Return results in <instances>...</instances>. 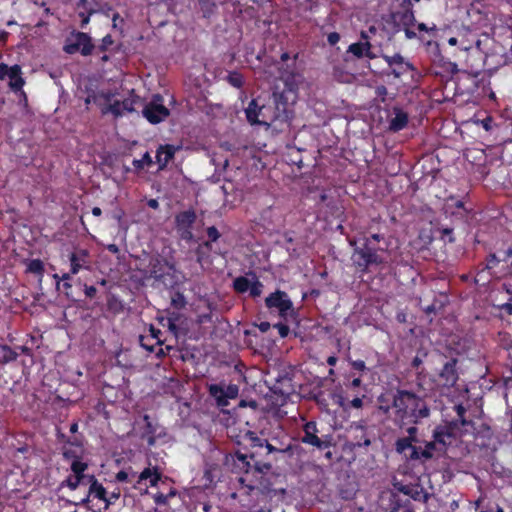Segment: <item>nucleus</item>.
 Here are the masks:
<instances>
[{"label": "nucleus", "mask_w": 512, "mask_h": 512, "mask_svg": "<svg viewBox=\"0 0 512 512\" xmlns=\"http://www.w3.org/2000/svg\"><path fill=\"white\" fill-rule=\"evenodd\" d=\"M391 408L393 409V422L400 429L408 424H419L431 415V408L426 396L406 389L396 390ZM389 409L390 406H387L384 411L387 413Z\"/></svg>", "instance_id": "1"}, {"label": "nucleus", "mask_w": 512, "mask_h": 512, "mask_svg": "<svg viewBox=\"0 0 512 512\" xmlns=\"http://www.w3.org/2000/svg\"><path fill=\"white\" fill-rule=\"evenodd\" d=\"M437 362L441 364V369L435 375H429L424 369L417 371L415 385L419 390L432 391L437 388H451L457 383L459 379L458 359L438 354Z\"/></svg>", "instance_id": "2"}, {"label": "nucleus", "mask_w": 512, "mask_h": 512, "mask_svg": "<svg viewBox=\"0 0 512 512\" xmlns=\"http://www.w3.org/2000/svg\"><path fill=\"white\" fill-rule=\"evenodd\" d=\"M457 429L458 426L455 422L436 425L432 431V440H426V444H424L423 450H421V464L431 460L435 455L446 453L448 447L456 439Z\"/></svg>", "instance_id": "3"}, {"label": "nucleus", "mask_w": 512, "mask_h": 512, "mask_svg": "<svg viewBox=\"0 0 512 512\" xmlns=\"http://www.w3.org/2000/svg\"><path fill=\"white\" fill-rule=\"evenodd\" d=\"M280 80L283 83L281 88L277 85L273 91V99L281 100L285 105L294 106L298 99L299 83L302 76L295 72V62L286 69L280 68Z\"/></svg>", "instance_id": "4"}, {"label": "nucleus", "mask_w": 512, "mask_h": 512, "mask_svg": "<svg viewBox=\"0 0 512 512\" xmlns=\"http://www.w3.org/2000/svg\"><path fill=\"white\" fill-rule=\"evenodd\" d=\"M418 424H411L406 429L407 435L399 437L394 444L395 451L401 455L408 462L421 463L422 456L420 455L423 450L426 440L419 437Z\"/></svg>", "instance_id": "5"}, {"label": "nucleus", "mask_w": 512, "mask_h": 512, "mask_svg": "<svg viewBox=\"0 0 512 512\" xmlns=\"http://www.w3.org/2000/svg\"><path fill=\"white\" fill-rule=\"evenodd\" d=\"M353 265L362 275L370 271L373 265L384 263V259L377 253L376 249L369 246V239H365L363 247H357L352 254Z\"/></svg>", "instance_id": "6"}, {"label": "nucleus", "mask_w": 512, "mask_h": 512, "mask_svg": "<svg viewBox=\"0 0 512 512\" xmlns=\"http://www.w3.org/2000/svg\"><path fill=\"white\" fill-rule=\"evenodd\" d=\"M324 381H321L320 385L314 387L311 392V399L316 402V404L321 408L323 411H329V406L331 404H335L337 406L343 405V393L337 392L336 390L332 388H324L323 385Z\"/></svg>", "instance_id": "7"}, {"label": "nucleus", "mask_w": 512, "mask_h": 512, "mask_svg": "<svg viewBox=\"0 0 512 512\" xmlns=\"http://www.w3.org/2000/svg\"><path fill=\"white\" fill-rule=\"evenodd\" d=\"M320 434L317 423L315 421H308L303 425V435L301 442L323 451L332 445V436Z\"/></svg>", "instance_id": "8"}, {"label": "nucleus", "mask_w": 512, "mask_h": 512, "mask_svg": "<svg viewBox=\"0 0 512 512\" xmlns=\"http://www.w3.org/2000/svg\"><path fill=\"white\" fill-rule=\"evenodd\" d=\"M94 48L92 39L87 33L73 31L71 37L66 39L63 51L69 55L80 52L83 56H89Z\"/></svg>", "instance_id": "9"}, {"label": "nucleus", "mask_w": 512, "mask_h": 512, "mask_svg": "<svg viewBox=\"0 0 512 512\" xmlns=\"http://www.w3.org/2000/svg\"><path fill=\"white\" fill-rule=\"evenodd\" d=\"M207 390L210 397L215 400L217 407L221 409L229 405V400L236 399L239 395L238 385L232 383L209 384Z\"/></svg>", "instance_id": "10"}, {"label": "nucleus", "mask_w": 512, "mask_h": 512, "mask_svg": "<svg viewBox=\"0 0 512 512\" xmlns=\"http://www.w3.org/2000/svg\"><path fill=\"white\" fill-rule=\"evenodd\" d=\"M265 306L271 311H277L279 316L283 318L287 317L289 314H295L293 302L289 295L279 289L270 293L265 298Z\"/></svg>", "instance_id": "11"}, {"label": "nucleus", "mask_w": 512, "mask_h": 512, "mask_svg": "<svg viewBox=\"0 0 512 512\" xmlns=\"http://www.w3.org/2000/svg\"><path fill=\"white\" fill-rule=\"evenodd\" d=\"M162 472L157 466L144 468L139 474L136 472V480L133 488L141 492V494H150L149 487H156L161 481Z\"/></svg>", "instance_id": "12"}, {"label": "nucleus", "mask_w": 512, "mask_h": 512, "mask_svg": "<svg viewBox=\"0 0 512 512\" xmlns=\"http://www.w3.org/2000/svg\"><path fill=\"white\" fill-rule=\"evenodd\" d=\"M196 219L197 215L192 209L182 211L175 216L176 230L182 240L186 242L194 240L192 228Z\"/></svg>", "instance_id": "13"}, {"label": "nucleus", "mask_w": 512, "mask_h": 512, "mask_svg": "<svg viewBox=\"0 0 512 512\" xmlns=\"http://www.w3.org/2000/svg\"><path fill=\"white\" fill-rule=\"evenodd\" d=\"M172 269L173 265H170L165 258L159 255H152L148 259V264L144 270V274L147 278H153L157 281H164L167 270Z\"/></svg>", "instance_id": "14"}, {"label": "nucleus", "mask_w": 512, "mask_h": 512, "mask_svg": "<svg viewBox=\"0 0 512 512\" xmlns=\"http://www.w3.org/2000/svg\"><path fill=\"white\" fill-rule=\"evenodd\" d=\"M382 57L390 70L387 72V75H393L395 78H400L409 72L415 71L413 64L406 60L400 53H395L391 56L383 55Z\"/></svg>", "instance_id": "15"}, {"label": "nucleus", "mask_w": 512, "mask_h": 512, "mask_svg": "<svg viewBox=\"0 0 512 512\" xmlns=\"http://www.w3.org/2000/svg\"><path fill=\"white\" fill-rule=\"evenodd\" d=\"M6 78L9 79V87L14 92L20 91L25 84L21 67L17 64L8 66L5 63H0V79L4 80Z\"/></svg>", "instance_id": "16"}, {"label": "nucleus", "mask_w": 512, "mask_h": 512, "mask_svg": "<svg viewBox=\"0 0 512 512\" xmlns=\"http://www.w3.org/2000/svg\"><path fill=\"white\" fill-rule=\"evenodd\" d=\"M267 108L265 105H259L256 99H252L247 108L245 109V115L247 121L251 125H270V117H267L265 111Z\"/></svg>", "instance_id": "17"}, {"label": "nucleus", "mask_w": 512, "mask_h": 512, "mask_svg": "<svg viewBox=\"0 0 512 512\" xmlns=\"http://www.w3.org/2000/svg\"><path fill=\"white\" fill-rule=\"evenodd\" d=\"M71 272L78 274L80 270L90 269V252L84 248H75L68 256Z\"/></svg>", "instance_id": "18"}, {"label": "nucleus", "mask_w": 512, "mask_h": 512, "mask_svg": "<svg viewBox=\"0 0 512 512\" xmlns=\"http://www.w3.org/2000/svg\"><path fill=\"white\" fill-rule=\"evenodd\" d=\"M238 466L245 471V473L256 472L263 474L271 469V464L261 463L255 461L254 455H245L238 453L236 455Z\"/></svg>", "instance_id": "19"}, {"label": "nucleus", "mask_w": 512, "mask_h": 512, "mask_svg": "<svg viewBox=\"0 0 512 512\" xmlns=\"http://www.w3.org/2000/svg\"><path fill=\"white\" fill-rule=\"evenodd\" d=\"M170 112L162 103L151 101L143 109V116L151 123L158 124L164 121Z\"/></svg>", "instance_id": "20"}, {"label": "nucleus", "mask_w": 512, "mask_h": 512, "mask_svg": "<svg viewBox=\"0 0 512 512\" xmlns=\"http://www.w3.org/2000/svg\"><path fill=\"white\" fill-rule=\"evenodd\" d=\"M360 37L363 41L350 44L348 46L347 53H351L358 59L363 57L374 59L376 55L372 52V45L369 42V36L365 31H362Z\"/></svg>", "instance_id": "21"}, {"label": "nucleus", "mask_w": 512, "mask_h": 512, "mask_svg": "<svg viewBox=\"0 0 512 512\" xmlns=\"http://www.w3.org/2000/svg\"><path fill=\"white\" fill-rule=\"evenodd\" d=\"M274 112L270 117L271 122L288 123L294 117V106L285 105L281 100L273 99Z\"/></svg>", "instance_id": "22"}, {"label": "nucleus", "mask_w": 512, "mask_h": 512, "mask_svg": "<svg viewBox=\"0 0 512 512\" xmlns=\"http://www.w3.org/2000/svg\"><path fill=\"white\" fill-rule=\"evenodd\" d=\"M343 393L344 403L343 405H339V407L343 409H361L364 406V399L366 398V389H362V391H354V392H346L341 391Z\"/></svg>", "instance_id": "23"}, {"label": "nucleus", "mask_w": 512, "mask_h": 512, "mask_svg": "<svg viewBox=\"0 0 512 512\" xmlns=\"http://www.w3.org/2000/svg\"><path fill=\"white\" fill-rule=\"evenodd\" d=\"M394 21L395 31H400V27L414 26L416 23L414 10H397L391 13Z\"/></svg>", "instance_id": "24"}, {"label": "nucleus", "mask_w": 512, "mask_h": 512, "mask_svg": "<svg viewBox=\"0 0 512 512\" xmlns=\"http://www.w3.org/2000/svg\"><path fill=\"white\" fill-rule=\"evenodd\" d=\"M393 117L389 120V130L399 132L403 130L409 122V115L400 107H393Z\"/></svg>", "instance_id": "25"}, {"label": "nucleus", "mask_w": 512, "mask_h": 512, "mask_svg": "<svg viewBox=\"0 0 512 512\" xmlns=\"http://www.w3.org/2000/svg\"><path fill=\"white\" fill-rule=\"evenodd\" d=\"M177 148L171 144L160 145L156 151V161L159 169H164L174 158Z\"/></svg>", "instance_id": "26"}, {"label": "nucleus", "mask_w": 512, "mask_h": 512, "mask_svg": "<svg viewBox=\"0 0 512 512\" xmlns=\"http://www.w3.org/2000/svg\"><path fill=\"white\" fill-rule=\"evenodd\" d=\"M151 497L158 507H169L171 501L174 498L179 497V492L176 488L169 487L167 491H157L155 493H151Z\"/></svg>", "instance_id": "27"}, {"label": "nucleus", "mask_w": 512, "mask_h": 512, "mask_svg": "<svg viewBox=\"0 0 512 512\" xmlns=\"http://www.w3.org/2000/svg\"><path fill=\"white\" fill-rule=\"evenodd\" d=\"M399 490L415 501L426 502L428 500L427 492L418 484L402 485Z\"/></svg>", "instance_id": "28"}, {"label": "nucleus", "mask_w": 512, "mask_h": 512, "mask_svg": "<svg viewBox=\"0 0 512 512\" xmlns=\"http://www.w3.org/2000/svg\"><path fill=\"white\" fill-rule=\"evenodd\" d=\"M343 386L346 392L362 391V389H366L362 384V376L351 371L344 375Z\"/></svg>", "instance_id": "29"}, {"label": "nucleus", "mask_w": 512, "mask_h": 512, "mask_svg": "<svg viewBox=\"0 0 512 512\" xmlns=\"http://www.w3.org/2000/svg\"><path fill=\"white\" fill-rule=\"evenodd\" d=\"M88 467V463L84 460H75L70 463L71 474L83 481L86 480L87 474L85 472Z\"/></svg>", "instance_id": "30"}, {"label": "nucleus", "mask_w": 512, "mask_h": 512, "mask_svg": "<svg viewBox=\"0 0 512 512\" xmlns=\"http://www.w3.org/2000/svg\"><path fill=\"white\" fill-rule=\"evenodd\" d=\"M89 496H92V499H97L101 502H103V505H105L106 497L108 496V491L106 488L102 485V483H93L88 488Z\"/></svg>", "instance_id": "31"}, {"label": "nucleus", "mask_w": 512, "mask_h": 512, "mask_svg": "<svg viewBox=\"0 0 512 512\" xmlns=\"http://www.w3.org/2000/svg\"><path fill=\"white\" fill-rule=\"evenodd\" d=\"M18 353L7 344L0 343V365L8 364L15 361Z\"/></svg>", "instance_id": "32"}, {"label": "nucleus", "mask_w": 512, "mask_h": 512, "mask_svg": "<svg viewBox=\"0 0 512 512\" xmlns=\"http://www.w3.org/2000/svg\"><path fill=\"white\" fill-rule=\"evenodd\" d=\"M115 479L120 483H130L134 484L136 480V472L132 467H128L126 469H122L118 471L115 475Z\"/></svg>", "instance_id": "33"}, {"label": "nucleus", "mask_w": 512, "mask_h": 512, "mask_svg": "<svg viewBox=\"0 0 512 512\" xmlns=\"http://www.w3.org/2000/svg\"><path fill=\"white\" fill-rule=\"evenodd\" d=\"M121 492L119 488H116L112 492H108V496L106 497L105 505L94 509L93 512H106L110 506L114 505L120 498Z\"/></svg>", "instance_id": "34"}, {"label": "nucleus", "mask_w": 512, "mask_h": 512, "mask_svg": "<svg viewBox=\"0 0 512 512\" xmlns=\"http://www.w3.org/2000/svg\"><path fill=\"white\" fill-rule=\"evenodd\" d=\"M82 484H85V481L76 478L74 475L70 474L63 481L60 482L58 490L68 488L71 491H75Z\"/></svg>", "instance_id": "35"}, {"label": "nucleus", "mask_w": 512, "mask_h": 512, "mask_svg": "<svg viewBox=\"0 0 512 512\" xmlns=\"http://www.w3.org/2000/svg\"><path fill=\"white\" fill-rule=\"evenodd\" d=\"M27 272L38 276L40 279L43 277L45 272L44 263L40 259H32L27 265Z\"/></svg>", "instance_id": "36"}, {"label": "nucleus", "mask_w": 512, "mask_h": 512, "mask_svg": "<svg viewBox=\"0 0 512 512\" xmlns=\"http://www.w3.org/2000/svg\"><path fill=\"white\" fill-rule=\"evenodd\" d=\"M251 282L245 276L236 277L233 280L232 287L236 293H246L250 288Z\"/></svg>", "instance_id": "37"}, {"label": "nucleus", "mask_w": 512, "mask_h": 512, "mask_svg": "<svg viewBox=\"0 0 512 512\" xmlns=\"http://www.w3.org/2000/svg\"><path fill=\"white\" fill-rule=\"evenodd\" d=\"M350 367H351V372H356V374L360 375V376H364L366 373H368L370 371V368H368L366 366V363L365 361L363 360H353L351 359L350 357L347 359Z\"/></svg>", "instance_id": "38"}, {"label": "nucleus", "mask_w": 512, "mask_h": 512, "mask_svg": "<svg viewBox=\"0 0 512 512\" xmlns=\"http://www.w3.org/2000/svg\"><path fill=\"white\" fill-rule=\"evenodd\" d=\"M226 79H227V82L231 86L238 88V89H240L244 84V79H243L242 74L237 71L229 72Z\"/></svg>", "instance_id": "39"}, {"label": "nucleus", "mask_w": 512, "mask_h": 512, "mask_svg": "<svg viewBox=\"0 0 512 512\" xmlns=\"http://www.w3.org/2000/svg\"><path fill=\"white\" fill-rule=\"evenodd\" d=\"M500 262H501V258L497 257V255L495 253L489 254L487 259H486L485 266L483 267L482 271H480L478 273L477 276L481 277V274L485 270L490 271V270L494 269Z\"/></svg>", "instance_id": "40"}, {"label": "nucleus", "mask_w": 512, "mask_h": 512, "mask_svg": "<svg viewBox=\"0 0 512 512\" xmlns=\"http://www.w3.org/2000/svg\"><path fill=\"white\" fill-rule=\"evenodd\" d=\"M200 5V9L203 13V17L208 18L213 13L216 7L214 0H197Z\"/></svg>", "instance_id": "41"}, {"label": "nucleus", "mask_w": 512, "mask_h": 512, "mask_svg": "<svg viewBox=\"0 0 512 512\" xmlns=\"http://www.w3.org/2000/svg\"><path fill=\"white\" fill-rule=\"evenodd\" d=\"M62 457L66 461H75V460H83L82 455H80L75 449L71 447H63L62 449Z\"/></svg>", "instance_id": "42"}, {"label": "nucleus", "mask_w": 512, "mask_h": 512, "mask_svg": "<svg viewBox=\"0 0 512 512\" xmlns=\"http://www.w3.org/2000/svg\"><path fill=\"white\" fill-rule=\"evenodd\" d=\"M187 302H186V299H185V296L183 295V293L177 291V292H174V294L172 295L171 297V305L180 310V309H183L185 306H186Z\"/></svg>", "instance_id": "43"}, {"label": "nucleus", "mask_w": 512, "mask_h": 512, "mask_svg": "<svg viewBox=\"0 0 512 512\" xmlns=\"http://www.w3.org/2000/svg\"><path fill=\"white\" fill-rule=\"evenodd\" d=\"M153 163L152 158L148 152L144 153L141 159H134L133 166L136 170H142L144 167L150 166Z\"/></svg>", "instance_id": "44"}, {"label": "nucleus", "mask_w": 512, "mask_h": 512, "mask_svg": "<svg viewBox=\"0 0 512 512\" xmlns=\"http://www.w3.org/2000/svg\"><path fill=\"white\" fill-rule=\"evenodd\" d=\"M108 112L112 113L115 117L122 116L124 111L122 109L121 101L116 100L109 104V106L103 110L104 114Z\"/></svg>", "instance_id": "45"}, {"label": "nucleus", "mask_w": 512, "mask_h": 512, "mask_svg": "<svg viewBox=\"0 0 512 512\" xmlns=\"http://www.w3.org/2000/svg\"><path fill=\"white\" fill-rule=\"evenodd\" d=\"M150 334L147 335L149 340L155 341V344H159L160 346L164 343L161 339L162 331L156 328L153 324L149 326Z\"/></svg>", "instance_id": "46"}, {"label": "nucleus", "mask_w": 512, "mask_h": 512, "mask_svg": "<svg viewBox=\"0 0 512 512\" xmlns=\"http://www.w3.org/2000/svg\"><path fill=\"white\" fill-rule=\"evenodd\" d=\"M252 275L256 277L255 274L252 273ZM262 290L263 284L257 278H255V281L251 283L248 291L251 297L256 298L262 294Z\"/></svg>", "instance_id": "47"}, {"label": "nucleus", "mask_w": 512, "mask_h": 512, "mask_svg": "<svg viewBox=\"0 0 512 512\" xmlns=\"http://www.w3.org/2000/svg\"><path fill=\"white\" fill-rule=\"evenodd\" d=\"M139 343L142 348L151 353L154 352L155 346H160L159 344H155V341L149 340L146 335L139 336Z\"/></svg>", "instance_id": "48"}, {"label": "nucleus", "mask_w": 512, "mask_h": 512, "mask_svg": "<svg viewBox=\"0 0 512 512\" xmlns=\"http://www.w3.org/2000/svg\"><path fill=\"white\" fill-rule=\"evenodd\" d=\"M95 9L89 8L87 11H79L78 16L81 18V27L84 28L89 22L90 17L95 13Z\"/></svg>", "instance_id": "49"}, {"label": "nucleus", "mask_w": 512, "mask_h": 512, "mask_svg": "<svg viewBox=\"0 0 512 512\" xmlns=\"http://www.w3.org/2000/svg\"><path fill=\"white\" fill-rule=\"evenodd\" d=\"M114 40L110 34L105 35L102 40L101 44L97 47V50L99 52H106L108 48L113 45Z\"/></svg>", "instance_id": "50"}, {"label": "nucleus", "mask_w": 512, "mask_h": 512, "mask_svg": "<svg viewBox=\"0 0 512 512\" xmlns=\"http://www.w3.org/2000/svg\"><path fill=\"white\" fill-rule=\"evenodd\" d=\"M63 292L66 296V298L70 301H77L78 298L74 295L72 291V284L70 282H64L62 284Z\"/></svg>", "instance_id": "51"}, {"label": "nucleus", "mask_w": 512, "mask_h": 512, "mask_svg": "<svg viewBox=\"0 0 512 512\" xmlns=\"http://www.w3.org/2000/svg\"><path fill=\"white\" fill-rule=\"evenodd\" d=\"M206 232H207L208 239L211 241H214V242H216L221 236L220 232L218 231V229L215 226L208 227Z\"/></svg>", "instance_id": "52"}, {"label": "nucleus", "mask_w": 512, "mask_h": 512, "mask_svg": "<svg viewBox=\"0 0 512 512\" xmlns=\"http://www.w3.org/2000/svg\"><path fill=\"white\" fill-rule=\"evenodd\" d=\"M296 59H297V55L294 56L291 64H289V66H291L293 64V62L296 63ZM280 60H281V66L278 68V70L280 71V68H283V69H286L287 66H288V63L287 61L290 60V55L288 52H283L280 56Z\"/></svg>", "instance_id": "53"}, {"label": "nucleus", "mask_w": 512, "mask_h": 512, "mask_svg": "<svg viewBox=\"0 0 512 512\" xmlns=\"http://www.w3.org/2000/svg\"><path fill=\"white\" fill-rule=\"evenodd\" d=\"M274 327L277 328L281 338H286L289 335L290 328L288 325L284 323H277L274 325Z\"/></svg>", "instance_id": "54"}, {"label": "nucleus", "mask_w": 512, "mask_h": 512, "mask_svg": "<svg viewBox=\"0 0 512 512\" xmlns=\"http://www.w3.org/2000/svg\"><path fill=\"white\" fill-rule=\"evenodd\" d=\"M58 439L60 441H63L69 445H72V446H77V447H80L81 446V443L77 440V438H74L73 440H71L69 437H67L65 434L63 433H59L57 435Z\"/></svg>", "instance_id": "55"}, {"label": "nucleus", "mask_w": 512, "mask_h": 512, "mask_svg": "<svg viewBox=\"0 0 512 512\" xmlns=\"http://www.w3.org/2000/svg\"><path fill=\"white\" fill-rule=\"evenodd\" d=\"M92 496H89V492L87 493L86 497L83 498L80 502H73V501H70V500H67V503L68 504H71V505H75V506H78V505H83V506H86L88 507L89 509H91L92 511L94 510L92 507L89 506V503L92 501Z\"/></svg>", "instance_id": "56"}, {"label": "nucleus", "mask_w": 512, "mask_h": 512, "mask_svg": "<svg viewBox=\"0 0 512 512\" xmlns=\"http://www.w3.org/2000/svg\"><path fill=\"white\" fill-rule=\"evenodd\" d=\"M412 26H403L400 27V30H403L405 33V37L409 40L411 39H421V37H418L417 33L411 29Z\"/></svg>", "instance_id": "57"}, {"label": "nucleus", "mask_w": 512, "mask_h": 512, "mask_svg": "<svg viewBox=\"0 0 512 512\" xmlns=\"http://www.w3.org/2000/svg\"><path fill=\"white\" fill-rule=\"evenodd\" d=\"M84 293H85L86 298L92 299L96 296L97 289L93 285L84 284Z\"/></svg>", "instance_id": "58"}, {"label": "nucleus", "mask_w": 512, "mask_h": 512, "mask_svg": "<svg viewBox=\"0 0 512 512\" xmlns=\"http://www.w3.org/2000/svg\"><path fill=\"white\" fill-rule=\"evenodd\" d=\"M340 41V34L338 32H331L327 35V42L329 45L334 46Z\"/></svg>", "instance_id": "59"}, {"label": "nucleus", "mask_w": 512, "mask_h": 512, "mask_svg": "<svg viewBox=\"0 0 512 512\" xmlns=\"http://www.w3.org/2000/svg\"><path fill=\"white\" fill-rule=\"evenodd\" d=\"M376 96L381 99V101H385V97L387 95V88L384 85L377 86L375 89Z\"/></svg>", "instance_id": "60"}, {"label": "nucleus", "mask_w": 512, "mask_h": 512, "mask_svg": "<svg viewBox=\"0 0 512 512\" xmlns=\"http://www.w3.org/2000/svg\"><path fill=\"white\" fill-rule=\"evenodd\" d=\"M121 104H122L123 111H127V112L134 111L133 101L131 99H124L123 101H121Z\"/></svg>", "instance_id": "61"}, {"label": "nucleus", "mask_w": 512, "mask_h": 512, "mask_svg": "<svg viewBox=\"0 0 512 512\" xmlns=\"http://www.w3.org/2000/svg\"><path fill=\"white\" fill-rule=\"evenodd\" d=\"M492 124H493V119L492 117H486L485 119H483L481 121V125L482 127L486 130V131H490L492 129Z\"/></svg>", "instance_id": "62"}, {"label": "nucleus", "mask_w": 512, "mask_h": 512, "mask_svg": "<svg viewBox=\"0 0 512 512\" xmlns=\"http://www.w3.org/2000/svg\"><path fill=\"white\" fill-rule=\"evenodd\" d=\"M480 512H504V511L499 505L493 504V505L487 506L486 509H483Z\"/></svg>", "instance_id": "63"}, {"label": "nucleus", "mask_w": 512, "mask_h": 512, "mask_svg": "<svg viewBox=\"0 0 512 512\" xmlns=\"http://www.w3.org/2000/svg\"><path fill=\"white\" fill-rule=\"evenodd\" d=\"M195 254L197 256V262L201 263L202 260L204 259V256H205V252H204V249H203V246H198L195 250Z\"/></svg>", "instance_id": "64"}]
</instances>
